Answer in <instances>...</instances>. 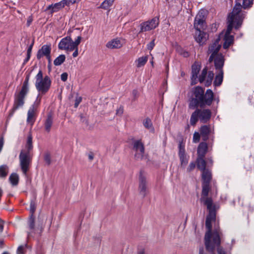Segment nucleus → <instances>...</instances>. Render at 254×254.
<instances>
[{"label": "nucleus", "instance_id": "f257e3e1", "mask_svg": "<svg viewBox=\"0 0 254 254\" xmlns=\"http://www.w3.org/2000/svg\"><path fill=\"white\" fill-rule=\"evenodd\" d=\"M202 177V191L200 201L206 206L208 210L205 221V226L207 231L204 237V243L206 250L212 254H214L216 248H217L218 254H226L223 249L220 247L221 238L223 234L218 226L212 231L211 223L216 220V212L218 207L213 202L211 197L208 196L209 192L211 190L210 182L212 179L211 172L208 169L201 171Z\"/></svg>", "mask_w": 254, "mask_h": 254}, {"label": "nucleus", "instance_id": "f03ea898", "mask_svg": "<svg viewBox=\"0 0 254 254\" xmlns=\"http://www.w3.org/2000/svg\"><path fill=\"white\" fill-rule=\"evenodd\" d=\"M214 99V94L211 89H207L204 93V89L197 86L193 90V97L189 101V108L196 109L199 116V120L202 123H206L211 117V112L209 109H199L198 107L203 108L211 105Z\"/></svg>", "mask_w": 254, "mask_h": 254}, {"label": "nucleus", "instance_id": "7ed1b4c3", "mask_svg": "<svg viewBox=\"0 0 254 254\" xmlns=\"http://www.w3.org/2000/svg\"><path fill=\"white\" fill-rule=\"evenodd\" d=\"M219 41L220 38H218L215 42L209 46L208 49V53L211 54L209 58L208 61L209 63H211L214 60L215 68L219 70L214 81V85L215 86H220L223 79L222 67L224 65V59L222 54H218V52L221 47Z\"/></svg>", "mask_w": 254, "mask_h": 254}, {"label": "nucleus", "instance_id": "20e7f679", "mask_svg": "<svg viewBox=\"0 0 254 254\" xmlns=\"http://www.w3.org/2000/svg\"><path fill=\"white\" fill-rule=\"evenodd\" d=\"M33 149L32 137L31 134L28 136L25 148L21 150L19 156V165L22 173L27 175L32 160L31 151Z\"/></svg>", "mask_w": 254, "mask_h": 254}, {"label": "nucleus", "instance_id": "39448f33", "mask_svg": "<svg viewBox=\"0 0 254 254\" xmlns=\"http://www.w3.org/2000/svg\"><path fill=\"white\" fill-rule=\"evenodd\" d=\"M240 0H236V4L233 9L232 11L229 13L228 17L232 14L235 8L238 10L237 14H235L234 17L233 21L236 22V25L235 26V29H239L242 24L244 19L246 15V12L242 11V9H249L251 8L253 4L254 0H243L242 4L239 2Z\"/></svg>", "mask_w": 254, "mask_h": 254}, {"label": "nucleus", "instance_id": "423d86ee", "mask_svg": "<svg viewBox=\"0 0 254 254\" xmlns=\"http://www.w3.org/2000/svg\"><path fill=\"white\" fill-rule=\"evenodd\" d=\"M36 204L34 201H31L30 206V211L31 213L30 216L28 221V228L29 230L27 232L28 238L30 237L39 238L43 232L44 227L43 226H38L36 227L35 226V221L33 217V213L35 212L36 210Z\"/></svg>", "mask_w": 254, "mask_h": 254}, {"label": "nucleus", "instance_id": "0eeeda50", "mask_svg": "<svg viewBox=\"0 0 254 254\" xmlns=\"http://www.w3.org/2000/svg\"><path fill=\"white\" fill-rule=\"evenodd\" d=\"M29 74L27 75L23 83L20 91L15 95L14 102L10 115L12 116L15 110L24 104V98L29 91Z\"/></svg>", "mask_w": 254, "mask_h": 254}, {"label": "nucleus", "instance_id": "6e6552de", "mask_svg": "<svg viewBox=\"0 0 254 254\" xmlns=\"http://www.w3.org/2000/svg\"><path fill=\"white\" fill-rule=\"evenodd\" d=\"M35 78V87L39 92L38 95H40L41 98V95H45L49 90L51 85V80L48 75L43 77V72L41 70L36 75Z\"/></svg>", "mask_w": 254, "mask_h": 254}, {"label": "nucleus", "instance_id": "1a4fd4ad", "mask_svg": "<svg viewBox=\"0 0 254 254\" xmlns=\"http://www.w3.org/2000/svg\"><path fill=\"white\" fill-rule=\"evenodd\" d=\"M238 12V10L236 8H235L232 14L230 16V17H228V27L227 29L226 32L224 36V43L223 44V48L226 49L228 48L231 45H232L234 41V36L232 35H230V33L233 29V27H234L235 28V26L236 25V22L235 21H233L234 17L235 14H237Z\"/></svg>", "mask_w": 254, "mask_h": 254}, {"label": "nucleus", "instance_id": "9d476101", "mask_svg": "<svg viewBox=\"0 0 254 254\" xmlns=\"http://www.w3.org/2000/svg\"><path fill=\"white\" fill-rule=\"evenodd\" d=\"M41 103V97L38 95L34 104L29 108L27 113V122L33 125L35 121V114L36 111Z\"/></svg>", "mask_w": 254, "mask_h": 254}, {"label": "nucleus", "instance_id": "9b49d317", "mask_svg": "<svg viewBox=\"0 0 254 254\" xmlns=\"http://www.w3.org/2000/svg\"><path fill=\"white\" fill-rule=\"evenodd\" d=\"M132 145V150L134 152V157L135 159H142L144 154L143 143L140 140H136L133 142Z\"/></svg>", "mask_w": 254, "mask_h": 254}, {"label": "nucleus", "instance_id": "f8f14e48", "mask_svg": "<svg viewBox=\"0 0 254 254\" xmlns=\"http://www.w3.org/2000/svg\"><path fill=\"white\" fill-rule=\"evenodd\" d=\"M159 18L155 17L150 20L144 22L140 24L139 32H143L151 30L157 27L159 24Z\"/></svg>", "mask_w": 254, "mask_h": 254}, {"label": "nucleus", "instance_id": "ddd939ff", "mask_svg": "<svg viewBox=\"0 0 254 254\" xmlns=\"http://www.w3.org/2000/svg\"><path fill=\"white\" fill-rule=\"evenodd\" d=\"M205 13L204 10H200L196 15L194 21V27L196 31L203 29L205 26Z\"/></svg>", "mask_w": 254, "mask_h": 254}, {"label": "nucleus", "instance_id": "4468645a", "mask_svg": "<svg viewBox=\"0 0 254 254\" xmlns=\"http://www.w3.org/2000/svg\"><path fill=\"white\" fill-rule=\"evenodd\" d=\"M138 190L139 194L143 197L146 196L148 192L147 187L146 178L141 171L140 172L139 176Z\"/></svg>", "mask_w": 254, "mask_h": 254}, {"label": "nucleus", "instance_id": "2eb2a0df", "mask_svg": "<svg viewBox=\"0 0 254 254\" xmlns=\"http://www.w3.org/2000/svg\"><path fill=\"white\" fill-rule=\"evenodd\" d=\"M58 48L62 50L67 51H72L74 50V47L72 45V40L69 36H66L63 38L58 45Z\"/></svg>", "mask_w": 254, "mask_h": 254}, {"label": "nucleus", "instance_id": "dca6fc26", "mask_svg": "<svg viewBox=\"0 0 254 254\" xmlns=\"http://www.w3.org/2000/svg\"><path fill=\"white\" fill-rule=\"evenodd\" d=\"M199 132L203 141H206L209 138V136L213 133V130L210 125H203L200 127Z\"/></svg>", "mask_w": 254, "mask_h": 254}, {"label": "nucleus", "instance_id": "f3484780", "mask_svg": "<svg viewBox=\"0 0 254 254\" xmlns=\"http://www.w3.org/2000/svg\"><path fill=\"white\" fill-rule=\"evenodd\" d=\"M209 147L210 148H212V143H210L208 146V145L205 141H203V142H200L197 147V156L204 157Z\"/></svg>", "mask_w": 254, "mask_h": 254}, {"label": "nucleus", "instance_id": "a211bd4d", "mask_svg": "<svg viewBox=\"0 0 254 254\" xmlns=\"http://www.w3.org/2000/svg\"><path fill=\"white\" fill-rule=\"evenodd\" d=\"M194 39L199 45H203L207 41L208 35L206 33L201 31V30L196 31L195 32Z\"/></svg>", "mask_w": 254, "mask_h": 254}, {"label": "nucleus", "instance_id": "6ab92c4d", "mask_svg": "<svg viewBox=\"0 0 254 254\" xmlns=\"http://www.w3.org/2000/svg\"><path fill=\"white\" fill-rule=\"evenodd\" d=\"M51 47L50 45H44L38 51L37 58L40 60L43 56H49L51 54Z\"/></svg>", "mask_w": 254, "mask_h": 254}, {"label": "nucleus", "instance_id": "aec40b11", "mask_svg": "<svg viewBox=\"0 0 254 254\" xmlns=\"http://www.w3.org/2000/svg\"><path fill=\"white\" fill-rule=\"evenodd\" d=\"M200 70V65L196 63H194L191 66V81L192 84L196 83L198 78V74Z\"/></svg>", "mask_w": 254, "mask_h": 254}, {"label": "nucleus", "instance_id": "412c9836", "mask_svg": "<svg viewBox=\"0 0 254 254\" xmlns=\"http://www.w3.org/2000/svg\"><path fill=\"white\" fill-rule=\"evenodd\" d=\"M64 3L61 1L60 2L49 5L45 9V11H49L50 14L59 11L61 9L64 7Z\"/></svg>", "mask_w": 254, "mask_h": 254}, {"label": "nucleus", "instance_id": "4be33fe9", "mask_svg": "<svg viewBox=\"0 0 254 254\" xmlns=\"http://www.w3.org/2000/svg\"><path fill=\"white\" fill-rule=\"evenodd\" d=\"M106 47L110 49H118L122 47V44L120 40L118 39H113L108 42L106 44Z\"/></svg>", "mask_w": 254, "mask_h": 254}, {"label": "nucleus", "instance_id": "5701e85b", "mask_svg": "<svg viewBox=\"0 0 254 254\" xmlns=\"http://www.w3.org/2000/svg\"><path fill=\"white\" fill-rule=\"evenodd\" d=\"M53 124V118L52 115L49 114L48 115L47 117L45 120L44 123L45 130L47 132H49L50 131Z\"/></svg>", "mask_w": 254, "mask_h": 254}, {"label": "nucleus", "instance_id": "b1692460", "mask_svg": "<svg viewBox=\"0 0 254 254\" xmlns=\"http://www.w3.org/2000/svg\"><path fill=\"white\" fill-rule=\"evenodd\" d=\"M197 167L201 171L207 170L206 168V162L204 159V157L197 156L196 159Z\"/></svg>", "mask_w": 254, "mask_h": 254}, {"label": "nucleus", "instance_id": "393cba45", "mask_svg": "<svg viewBox=\"0 0 254 254\" xmlns=\"http://www.w3.org/2000/svg\"><path fill=\"white\" fill-rule=\"evenodd\" d=\"M9 171V168L6 165L0 166V178H5L7 176Z\"/></svg>", "mask_w": 254, "mask_h": 254}, {"label": "nucleus", "instance_id": "a878e982", "mask_svg": "<svg viewBox=\"0 0 254 254\" xmlns=\"http://www.w3.org/2000/svg\"><path fill=\"white\" fill-rule=\"evenodd\" d=\"M148 60V56H143L138 58L136 61V66L137 67H140L144 66Z\"/></svg>", "mask_w": 254, "mask_h": 254}, {"label": "nucleus", "instance_id": "bb28decb", "mask_svg": "<svg viewBox=\"0 0 254 254\" xmlns=\"http://www.w3.org/2000/svg\"><path fill=\"white\" fill-rule=\"evenodd\" d=\"M143 125L146 128L151 131H154V127H153L152 121L149 118H147L143 120Z\"/></svg>", "mask_w": 254, "mask_h": 254}, {"label": "nucleus", "instance_id": "cd10ccee", "mask_svg": "<svg viewBox=\"0 0 254 254\" xmlns=\"http://www.w3.org/2000/svg\"><path fill=\"white\" fill-rule=\"evenodd\" d=\"M214 78V73L212 71H209L205 78L204 84L206 86H209L211 85L212 80Z\"/></svg>", "mask_w": 254, "mask_h": 254}, {"label": "nucleus", "instance_id": "c85d7f7f", "mask_svg": "<svg viewBox=\"0 0 254 254\" xmlns=\"http://www.w3.org/2000/svg\"><path fill=\"white\" fill-rule=\"evenodd\" d=\"M199 119V116L197 114V112L196 111V110H195L194 112H193L190 118V124L192 126H194L196 124L197 122L198 121Z\"/></svg>", "mask_w": 254, "mask_h": 254}, {"label": "nucleus", "instance_id": "c756f323", "mask_svg": "<svg viewBox=\"0 0 254 254\" xmlns=\"http://www.w3.org/2000/svg\"><path fill=\"white\" fill-rule=\"evenodd\" d=\"M9 180L13 186H16L18 183V176L16 173H12L9 176Z\"/></svg>", "mask_w": 254, "mask_h": 254}, {"label": "nucleus", "instance_id": "7c9ffc66", "mask_svg": "<svg viewBox=\"0 0 254 254\" xmlns=\"http://www.w3.org/2000/svg\"><path fill=\"white\" fill-rule=\"evenodd\" d=\"M65 60L64 55H61L58 57L54 61V64L56 66L61 65Z\"/></svg>", "mask_w": 254, "mask_h": 254}, {"label": "nucleus", "instance_id": "2f4dec72", "mask_svg": "<svg viewBox=\"0 0 254 254\" xmlns=\"http://www.w3.org/2000/svg\"><path fill=\"white\" fill-rule=\"evenodd\" d=\"M207 74V69L205 67L202 70L201 74L199 75L198 80L200 83L205 82V78Z\"/></svg>", "mask_w": 254, "mask_h": 254}, {"label": "nucleus", "instance_id": "473e14b6", "mask_svg": "<svg viewBox=\"0 0 254 254\" xmlns=\"http://www.w3.org/2000/svg\"><path fill=\"white\" fill-rule=\"evenodd\" d=\"M115 0H105L101 4V7L104 9H107L111 6Z\"/></svg>", "mask_w": 254, "mask_h": 254}, {"label": "nucleus", "instance_id": "72a5a7b5", "mask_svg": "<svg viewBox=\"0 0 254 254\" xmlns=\"http://www.w3.org/2000/svg\"><path fill=\"white\" fill-rule=\"evenodd\" d=\"M181 161V166L182 167H185L188 163L189 158L187 155L179 156Z\"/></svg>", "mask_w": 254, "mask_h": 254}, {"label": "nucleus", "instance_id": "f704fd0d", "mask_svg": "<svg viewBox=\"0 0 254 254\" xmlns=\"http://www.w3.org/2000/svg\"><path fill=\"white\" fill-rule=\"evenodd\" d=\"M201 136L200 133L198 132H194L193 135L192 141L193 143H197L200 140V137Z\"/></svg>", "mask_w": 254, "mask_h": 254}, {"label": "nucleus", "instance_id": "c9c22d12", "mask_svg": "<svg viewBox=\"0 0 254 254\" xmlns=\"http://www.w3.org/2000/svg\"><path fill=\"white\" fill-rule=\"evenodd\" d=\"M27 245L19 246L17 250V254H25V249Z\"/></svg>", "mask_w": 254, "mask_h": 254}, {"label": "nucleus", "instance_id": "e433bc0d", "mask_svg": "<svg viewBox=\"0 0 254 254\" xmlns=\"http://www.w3.org/2000/svg\"><path fill=\"white\" fill-rule=\"evenodd\" d=\"M80 0H62V1L64 3V6L69 5L71 4H73L79 1Z\"/></svg>", "mask_w": 254, "mask_h": 254}, {"label": "nucleus", "instance_id": "4c0bfd02", "mask_svg": "<svg viewBox=\"0 0 254 254\" xmlns=\"http://www.w3.org/2000/svg\"><path fill=\"white\" fill-rule=\"evenodd\" d=\"M81 37L80 36H78L74 42L72 41V45L75 49V48L78 47V46L81 42Z\"/></svg>", "mask_w": 254, "mask_h": 254}, {"label": "nucleus", "instance_id": "58836bf2", "mask_svg": "<svg viewBox=\"0 0 254 254\" xmlns=\"http://www.w3.org/2000/svg\"><path fill=\"white\" fill-rule=\"evenodd\" d=\"M44 161L48 165L51 164V156L49 153H47L44 155Z\"/></svg>", "mask_w": 254, "mask_h": 254}, {"label": "nucleus", "instance_id": "ea45409f", "mask_svg": "<svg viewBox=\"0 0 254 254\" xmlns=\"http://www.w3.org/2000/svg\"><path fill=\"white\" fill-rule=\"evenodd\" d=\"M186 155L185 154V150L184 146H182L181 144H179V156H183Z\"/></svg>", "mask_w": 254, "mask_h": 254}, {"label": "nucleus", "instance_id": "a19ab883", "mask_svg": "<svg viewBox=\"0 0 254 254\" xmlns=\"http://www.w3.org/2000/svg\"><path fill=\"white\" fill-rule=\"evenodd\" d=\"M155 39L152 40L149 44L147 45V48L148 50L151 51L155 46Z\"/></svg>", "mask_w": 254, "mask_h": 254}, {"label": "nucleus", "instance_id": "79ce46f5", "mask_svg": "<svg viewBox=\"0 0 254 254\" xmlns=\"http://www.w3.org/2000/svg\"><path fill=\"white\" fill-rule=\"evenodd\" d=\"M195 167V163L194 162H191L189 167H188L187 168V171L190 172V171H191L192 170H193Z\"/></svg>", "mask_w": 254, "mask_h": 254}, {"label": "nucleus", "instance_id": "37998d69", "mask_svg": "<svg viewBox=\"0 0 254 254\" xmlns=\"http://www.w3.org/2000/svg\"><path fill=\"white\" fill-rule=\"evenodd\" d=\"M81 101L82 98L81 97H77L75 100L74 107L77 108Z\"/></svg>", "mask_w": 254, "mask_h": 254}, {"label": "nucleus", "instance_id": "c03bdc74", "mask_svg": "<svg viewBox=\"0 0 254 254\" xmlns=\"http://www.w3.org/2000/svg\"><path fill=\"white\" fill-rule=\"evenodd\" d=\"M124 112V108L122 106H120L118 109L116 110V115L118 116H121Z\"/></svg>", "mask_w": 254, "mask_h": 254}, {"label": "nucleus", "instance_id": "a18cd8bd", "mask_svg": "<svg viewBox=\"0 0 254 254\" xmlns=\"http://www.w3.org/2000/svg\"><path fill=\"white\" fill-rule=\"evenodd\" d=\"M67 76H68V74L66 72L63 73L61 76V80L63 81H66V80L67 79Z\"/></svg>", "mask_w": 254, "mask_h": 254}, {"label": "nucleus", "instance_id": "49530a36", "mask_svg": "<svg viewBox=\"0 0 254 254\" xmlns=\"http://www.w3.org/2000/svg\"><path fill=\"white\" fill-rule=\"evenodd\" d=\"M4 144V137L1 136L0 138V152H1Z\"/></svg>", "mask_w": 254, "mask_h": 254}, {"label": "nucleus", "instance_id": "de8ad7c7", "mask_svg": "<svg viewBox=\"0 0 254 254\" xmlns=\"http://www.w3.org/2000/svg\"><path fill=\"white\" fill-rule=\"evenodd\" d=\"M213 163V161L212 157H209L207 159V164L208 167L212 166Z\"/></svg>", "mask_w": 254, "mask_h": 254}, {"label": "nucleus", "instance_id": "09e8293b", "mask_svg": "<svg viewBox=\"0 0 254 254\" xmlns=\"http://www.w3.org/2000/svg\"><path fill=\"white\" fill-rule=\"evenodd\" d=\"M32 21H33L32 16H29L27 19V25L28 26H30V25L32 23Z\"/></svg>", "mask_w": 254, "mask_h": 254}, {"label": "nucleus", "instance_id": "8fccbe9b", "mask_svg": "<svg viewBox=\"0 0 254 254\" xmlns=\"http://www.w3.org/2000/svg\"><path fill=\"white\" fill-rule=\"evenodd\" d=\"M74 52L72 54V56L75 58L78 55V47L75 48V49H74Z\"/></svg>", "mask_w": 254, "mask_h": 254}, {"label": "nucleus", "instance_id": "3c124183", "mask_svg": "<svg viewBox=\"0 0 254 254\" xmlns=\"http://www.w3.org/2000/svg\"><path fill=\"white\" fill-rule=\"evenodd\" d=\"M4 222L0 219V233H1L3 229Z\"/></svg>", "mask_w": 254, "mask_h": 254}, {"label": "nucleus", "instance_id": "603ef678", "mask_svg": "<svg viewBox=\"0 0 254 254\" xmlns=\"http://www.w3.org/2000/svg\"><path fill=\"white\" fill-rule=\"evenodd\" d=\"M34 43L33 42L28 47L27 53H31Z\"/></svg>", "mask_w": 254, "mask_h": 254}, {"label": "nucleus", "instance_id": "864d4df0", "mask_svg": "<svg viewBox=\"0 0 254 254\" xmlns=\"http://www.w3.org/2000/svg\"><path fill=\"white\" fill-rule=\"evenodd\" d=\"M46 57L47 58V59H48V63H49V65H50V64H51V55L50 54L49 55V56H46Z\"/></svg>", "mask_w": 254, "mask_h": 254}, {"label": "nucleus", "instance_id": "5fc2aeb1", "mask_svg": "<svg viewBox=\"0 0 254 254\" xmlns=\"http://www.w3.org/2000/svg\"><path fill=\"white\" fill-rule=\"evenodd\" d=\"M199 254H205L204 252L203 248H201L199 249Z\"/></svg>", "mask_w": 254, "mask_h": 254}, {"label": "nucleus", "instance_id": "6e6d98bb", "mask_svg": "<svg viewBox=\"0 0 254 254\" xmlns=\"http://www.w3.org/2000/svg\"><path fill=\"white\" fill-rule=\"evenodd\" d=\"M3 243L4 242L3 240H0V248H1L2 247Z\"/></svg>", "mask_w": 254, "mask_h": 254}, {"label": "nucleus", "instance_id": "4d7b16f0", "mask_svg": "<svg viewBox=\"0 0 254 254\" xmlns=\"http://www.w3.org/2000/svg\"><path fill=\"white\" fill-rule=\"evenodd\" d=\"M137 254H145L144 251L142 250L139 251L138 252Z\"/></svg>", "mask_w": 254, "mask_h": 254}, {"label": "nucleus", "instance_id": "13d9d810", "mask_svg": "<svg viewBox=\"0 0 254 254\" xmlns=\"http://www.w3.org/2000/svg\"><path fill=\"white\" fill-rule=\"evenodd\" d=\"M183 56H184V57H187L189 56V53L187 52H185L184 53Z\"/></svg>", "mask_w": 254, "mask_h": 254}, {"label": "nucleus", "instance_id": "bf43d9fd", "mask_svg": "<svg viewBox=\"0 0 254 254\" xmlns=\"http://www.w3.org/2000/svg\"><path fill=\"white\" fill-rule=\"evenodd\" d=\"M29 59H30V58L27 57L25 59L24 63H27L29 60Z\"/></svg>", "mask_w": 254, "mask_h": 254}, {"label": "nucleus", "instance_id": "052dcab7", "mask_svg": "<svg viewBox=\"0 0 254 254\" xmlns=\"http://www.w3.org/2000/svg\"><path fill=\"white\" fill-rule=\"evenodd\" d=\"M88 157L90 160H92L93 159V156L92 155H89Z\"/></svg>", "mask_w": 254, "mask_h": 254}, {"label": "nucleus", "instance_id": "680f3d73", "mask_svg": "<svg viewBox=\"0 0 254 254\" xmlns=\"http://www.w3.org/2000/svg\"><path fill=\"white\" fill-rule=\"evenodd\" d=\"M137 91L135 90H134L132 92L133 94L135 96L137 94Z\"/></svg>", "mask_w": 254, "mask_h": 254}, {"label": "nucleus", "instance_id": "e2e57ef3", "mask_svg": "<svg viewBox=\"0 0 254 254\" xmlns=\"http://www.w3.org/2000/svg\"><path fill=\"white\" fill-rule=\"evenodd\" d=\"M31 53H27V57L30 58Z\"/></svg>", "mask_w": 254, "mask_h": 254}, {"label": "nucleus", "instance_id": "0e129e2a", "mask_svg": "<svg viewBox=\"0 0 254 254\" xmlns=\"http://www.w3.org/2000/svg\"><path fill=\"white\" fill-rule=\"evenodd\" d=\"M2 254H9L7 252H4Z\"/></svg>", "mask_w": 254, "mask_h": 254}, {"label": "nucleus", "instance_id": "69168bd1", "mask_svg": "<svg viewBox=\"0 0 254 254\" xmlns=\"http://www.w3.org/2000/svg\"><path fill=\"white\" fill-rule=\"evenodd\" d=\"M151 63V64L153 65V61H152Z\"/></svg>", "mask_w": 254, "mask_h": 254}]
</instances>
